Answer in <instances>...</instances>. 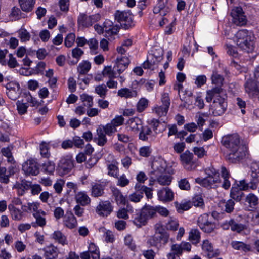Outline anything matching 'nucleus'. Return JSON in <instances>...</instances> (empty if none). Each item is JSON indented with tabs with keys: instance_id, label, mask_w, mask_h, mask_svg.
I'll return each instance as SVG.
<instances>
[{
	"instance_id": "58836bf2",
	"label": "nucleus",
	"mask_w": 259,
	"mask_h": 259,
	"mask_svg": "<svg viewBox=\"0 0 259 259\" xmlns=\"http://www.w3.org/2000/svg\"><path fill=\"white\" fill-rule=\"evenodd\" d=\"M8 209L10 212L12 218L14 220L20 221L23 217V211L15 207L12 205H8Z\"/></svg>"
},
{
	"instance_id": "1a4fd4ad",
	"label": "nucleus",
	"mask_w": 259,
	"mask_h": 259,
	"mask_svg": "<svg viewBox=\"0 0 259 259\" xmlns=\"http://www.w3.org/2000/svg\"><path fill=\"white\" fill-rule=\"evenodd\" d=\"M108 184L107 180H96L91 184V195L94 197L102 196L104 194V190Z\"/></svg>"
},
{
	"instance_id": "37998d69",
	"label": "nucleus",
	"mask_w": 259,
	"mask_h": 259,
	"mask_svg": "<svg viewBox=\"0 0 259 259\" xmlns=\"http://www.w3.org/2000/svg\"><path fill=\"white\" fill-rule=\"evenodd\" d=\"M141 211L145 214L148 220L154 218L156 215V210L155 207L150 205H145L144 206Z\"/></svg>"
},
{
	"instance_id": "cd10ccee",
	"label": "nucleus",
	"mask_w": 259,
	"mask_h": 259,
	"mask_svg": "<svg viewBox=\"0 0 259 259\" xmlns=\"http://www.w3.org/2000/svg\"><path fill=\"white\" fill-rule=\"evenodd\" d=\"M105 31L111 34H117L119 30V28L117 25H114L113 23L110 20H106L103 24Z\"/></svg>"
},
{
	"instance_id": "864d4df0",
	"label": "nucleus",
	"mask_w": 259,
	"mask_h": 259,
	"mask_svg": "<svg viewBox=\"0 0 259 259\" xmlns=\"http://www.w3.org/2000/svg\"><path fill=\"white\" fill-rule=\"evenodd\" d=\"M100 129L106 134L108 136H111L113 133L116 132V128L111 124V122L107 123L105 125L100 126L99 127Z\"/></svg>"
},
{
	"instance_id": "c9c22d12",
	"label": "nucleus",
	"mask_w": 259,
	"mask_h": 259,
	"mask_svg": "<svg viewBox=\"0 0 259 259\" xmlns=\"http://www.w3.org/2000/svg\"><path fill=\"white\" fill-rule=\"evenodd\" d=\"M75 200L77 203L85 206L90 203L91 200L88 195L83 192H78L75 195Z\"/></svg>"
},
{
	"instance_id": "bf43d9fd",
	"label": "nucleus",
	"mask_w": 259,
	"mask_h": 259,
	"mask_svg": "<svg viewBox=\"0 0 259 259\" xmlns=\"http://www.w3.org/2000/svg\"><path fill=\"white\" fill-rule=\"evenodd\" d=\"M40 153L44 158H49L50 156V153L49 152V147L45 142H42L40 145Z\"/></svg>"
},
{
	"instance_id": "e433bc0d",
	"label": "nucleus",
	"mask_w": 259,
	"mask_h": 259,
	"mask_svg": "<svg viewBox=\"0 0 259 259\" xmlns=\"http://www.w3.org/2000/svg\"><path fill=\"white\" fill-rule=\"evenodd\" d=\"M201 238L200 232L197 229H192L189 232V240L192 244L196 245L200 242Z\"/></svg>"
},
{
	"instance_id": "bb28decb",
	"label": "nucleus",
	"mask_w": 259,
	"mask_h": 259,
	"mask_svg": "<svg viewBox=\"0 0 259 259\" xmlns=\"http://www.w3.org/2000/svg\"><path fill=\"white\" fill-rule=\"evenodd\" d=\"M152 178L156 179L157 182L162 186H168L172 181V177L167 175L166 172L157 176H153Z\"/></svg>"
},
{
	"instance_id": "4c0bfd02",
	"label": "nucleus",
	"mask_w": 259,
	"mask_h": 259,
	"mask_svg": "<svg viewBox=\"0 0 259 259\" xmlns=\"http://www.w3.org/2000/svg\"><path fill=\"white\" fill-rule=\"evenodd\" d=\"M135 189L136 191H139L143 194L144 192L148 199H151L153 196L152 189L149 188L145 185H142L139 183L135 185Z\"/></svg>"
},
{
	"instance_id": "9d476101",
	"label": "nucleus",
	"mask_w": 259,
	"mask_h": 259,
	"mask_svg": "<svg viewBox=\"0 0 259 259\" xmlns=\"http://www.w3.org/2000/svg\"><path fill=\"white\" fill-rule=\"evenodd\" d=\"M74 166L73 161L69 158H62L57 167V170L60 176L69 173Z\"/></svg>"
},
{
	"instance_id": "20e7f679",
	"label": "nucleus",
	"mask_w": 259,
	"mask_h": 259,
	"mask_svg": "<svg viewBox=\"0 0 259 259\" xmlns=\"http://www.w3.org/2000/svg\"><path fill=\"white\" fill-rule=\"evenodd\" d=\"M155 229V233L148 239V243L152 246L159 248L167 243L169 236L160 224H156Z\"/></svg>"
},
{
	"instance_id": "9b49d317",
	"label": "nucleus",
	"mask_w": 259,
	"mask_h": 259,
	"mask_svg": "<svg viewBox=\"0 0 259 259\" xmlns=\"http://www.w3.org/2000/svg\"><path fill=\"white\" fill-rule=\"evenodd\" d=\"M191 245L187 242L182 241L180 244L172 243L169 253L181 256L184 251L189 252L191 250Z\"/></svg>"
},
{
	"instance_id": "dca6fc26",
	"label": "nucleus",
	"mask_w": 259,
	"mask_h": 259,
	"mask_svg": "<svg viewBox=\"0 0 259 259\" xmlns=\"http://www.w3.org/2000/svg\"><path fill=\"white\" fill-rule=\"evenodd\" d=\"M115 19L121 24H123L126 27L131 26L132 19L131 14L127 12L117 11L115 13Z\"/></svg>"
},
{
	"instance_id": "e2e57ef3",
	"label": "nucleus",
	"mask_w": 259,
	"mask_h": 259,
	"mask_svg": "<svg viewBox=\"0 0 259 259\" xmlns=\"http://www.w3.org/2000/svg\"><path fill=\"white\" fill-rule=\"evenodd\" d=\"M211 80L212 83L221 85L223 84L224 78L222 76L218 74L215 72H213L211 76Z\"/></svg>"
},
{
	"instance_id": "8fccbe9b",
	"label": "nucleus",
	"mask_w": 259,
	"mask_h": 259,
	"mask_svg": "<svg viewBox=\"0 0 259 259\" xmlns=\"http://www.w3.org/2000/svg\"><path fill=\"white\" fill-rule=\"evenodd\" d=\"M91 66V63L89 61H84L79 64L78 72L81 74H85L90 70Z\"/></svg>"
},
{
	"instance_id": "423d86ee",
	"label": "nucleus",
	"mask_w": 259,
	"mask_h": 259,
	"mask_svg": "<svg viewBox=\"0 0 259 259\" xmlns=\"http://www.w3.org/2000/svg\"><path fill=\"white\" fill-rule=\"evenodd\" d=\"M211 220V217L208 214L204 213L198 218L197 225L204 232L213 233L217 228V225L215 223L212 222Z\"/></svg>"
},
{
	"instance_id": "052dcab7",
	"label": "nucleus",
	"mask_w": 259,
	"mask_h": 259,
	"mask_svg": "<svg viewBox=\"0 0 259 259\" xmlns=\"http://www.w3.org/2000/svg\"><path fill=\"white\" fill-rule=\"evenodd\" d=\"M80 99L84 103H87V104H84V106H87L88 107H91L93 105V97L86 94H83L80 96Z\"/></svg>"
},
{
	"instance_id": "0eeeda50",
	"label": "nucleus",
	"mask_w": 259,
	"mask_h": 259,
	"mask_svg": "<svg viewBox=\"0 0 259 259\" xmlns=\"http://www.w3.org/2000/svg\"><path fill=\"white\" fill-rule=\"evenodd\" d=\"M231 15L233 23L236 25L242 26L246 24L247 19L242 7H234L231 11Z\"/></svg>"
},
{
	"instance_id": "f8f14e48",
	"label": "nucleus",
	"mask_w": 259,
	"mask_h": 259,
	"mask_svg": "<svg viewBox=\"0 0 259 259\" xmlns=\"http://www.w3.org/2000/svg\"><path fill=\"white\" fill-rule=\"evenodd\" d=\"M195 181L196 183L208 189L214 188L220 183L219 176L214 177H206L205 178H197Z\"/></svg>"
},
{
	"instance_id": "aec40b11",
	"label": "nucleus",
	"mask_w": 259,
	"mask_h": 259,
	"mask_svg": "<svg viewBox=\"0 0 259 259\" xmlns=\"http://www.w3.org/2000/svg\"><path fill=\"white\" fill-rule=\"evenodd\" d=\"M157 195L159 200L163 202L171 201L174 199V193L168 187L159 190L157 191Z\"/></svg>"
},
{
	"instance_id": "2f4dec72",
	"label": "nucleus",
	"mask_w": 259,
	"mask_h": 259,
	"mask_svg": "<svg viewBox=\"0 0 259 259\" xmlns=\"http://www.w3.org/2000/svg\"><path fill=\"white\" fill-rule=\"evenodd\" d=\"M22 11L25 12L31 11L34 7L35 0H18Z\"/></svg>"
},
{
	"instance_id": "f704fd0d",
	"label": "nucleus",
	"mask_w": 259,
	"mask_h": 259,
	"mask_svg": "<svg viewBox=\"0 0 259 259\" xmlns=\"http://www.w3.org/2000/svg\"><path fill=\"white\" fill-rule=\"evenodd\" d=\"M97 137L95 138V141L99 146H103L107 142V138L106 136V134H105L102 129L98 127L97 129Z\"/></svg>"
},
{
	"instance_id": "09e8293b",
	"label": "nucleus",
	"mask_w": 259,
	"mask_h": 259,
	"mask_svg": "<svg viewBox=\"0 0 259 259\" xmlns=\"http://www.w3.org/2000/svg\"><path fill=\"white\" fill-rule=\"evenodd\" d=\"M7 169L4 167H0V182L5 184L9 182V177L13 174L11 173V170H9V174H6Z\"/></svg>"
},
{
	"instance_id": "5fc2aeb1",
	"label": "nucleus",
	"mask_w": 259,
	"mask_h": 259,
	"mask_svg": "<svg viewBox=\"0 0 259 259\" xmlns=\"http://www.w3.org/2000/svg\"><path fill=\"white\" fill-rule=\"evenodd\" d=\"M108 89L104 84L97 85L95 88V92L101 98H105L106 96Z\"/></svg>"
},
{
	"instance_id": "338daca9",
	"label": "nucleus",
	"mask_w": 259,
	"mask_h": 259,
	"mask_svg": "<svg viewBox=\"0 0 259 259\" xmlns=\"http://www.w3.org/2000/svg\"><path fill=\"white\" fill-rule=\"evenodd\" d=\"M179 226V223L178 221L175 219L170 218L169 220L166 223V227L167 229L171 230H176L177 229Z\"/></svg>"
},
{
	"instance_id": "a18cd8bd",
	"label": "nucleus",
	"mask_w": 259,
	"mask_h": 259,
	"mask_svg": "<svg viewBox=\"0 0 259 259\" xmlns=\"http://www.w3.org/2000/svg\"><path fill=\"white\" fill-rule=\"evenodd\" d=\"M89 253L93 259H100V251L98 248L93 243H91L88 247Z\"/></svg>"
},
{
	"instance_id": "393cba45",
	"label": "nucleus",
	"mask_w": 259,
	"mask_h": 259,
	"mask_svg": "<svg viewBox=\"0 0 259 259\" xmlns=\"http://www.w3.org/2000/svg\"><path fill=\"white\" fill-rule=\"evenodd\" d=\"M244 86L245 91L249 96L255 97V95H258V89L256 83L251 79L247 80Z\"/></svg>"
},
{
	"instance_id": "3c124183",
	"label": "nucleus",
	"mask_w": 259,
	"mask_h": 259,
	"mask_svg": "<svg viewBox=\"0 0 259 259\" xmlns=\"http://www.w3.org/2000/svg\"><path fill=\"white\" fill-rule=\"evenodd\" d=\"M168 109L167 107H165L163 105L156 106L152 109L153 113H155L157 116L159 117L165 116L166 115Z\"/></svg>"
},
{
	"instance_id": "69168bd1",
	"label": "nucleus",
	"mask_w": 259,
	"mask_h": 259,
	"mask_svg": "<svg viewBox=\"0 0 259 259\" xmlns=\"http://www.w3.org/2000/svg\"><path fill=\"white\" fill-rule=\"evenodd\" d=\"M142 197L143 195L139 191H136L129 195L130 200L135 203L140 202Z\"/></svg>"
},
{
	"instance_id": "473e14b6",
	"label": "nucleus",
	"mask_w": 259,
	"mask_h": 259,
	"mask_svg": "<svg viewBox=\"0 0 259 259\" xmlns=\"http://www.w3.org/2000/svg\"><path fill=\"white\" fill-rule=\"evenodd\" d=\"M147 218L146 217L145 213L141 210L140 212L136 214L133 223L134 224L138 226L141 227L142 226L145 225L148 221Z\"/></svg>"
},
{
	"instance_id": "39448f33",
	"label": "nucleus",
	"mask_w": 259,
	"mask_h": 259,
	"mask_svg": "<svg viewBox=\"0 0 259 259\" xmlns=\"http://www.w3.org/2000/svg\"><path fill=\"white\" fill-rule=\"evenodd\" d=\"M151 52L152 53L149 54L147 60L143 64V67L144 69L154 70L155 65L163 59L164 51L161 48L153 49Z\"/></svg>"
},
{
	"instance_id": "de8ad7c7",
	"label": "nucleus",
	"mask_w": 259,
	"mask_h": 259,
	"mask_svg": "<svg viewBox=\"0 0 259 259\" xmlns=\"http://www.w3.org/2000/svg\"><path fill=\"white\" fill-rule=\"evenodd\" d=\"M231 230L232 231L236 232L237 233H241L242 231L247 229L246 225L238 223L234 221L233 219H231Z\"/></svg>"
},
{
	"instance_id": "603ef678",
	"label": "nucleus",
	"mask_w": 259,
	"mask_h": 259,
	"mask_svg": "<svg viewBox=\"0 0 259 259\" xmlns=\"http://www.w3.org/2000/svg\"><path fill=\"white\" fill-rule=\"evenodd\" d=\"M148 100L145 98H142L138 102L137 104V110L138 112H142L144 111L148 106Z\"/></svg>"
},
{
	"instance_id": "79ce46f5",
	"label": "nucleus",
	"mask_w": 259,
	"mask_h": 259,
	"mask_svg": "<svg viewBox=\"0 0 259 259\" xmlns=\"http://www.w3.org/2000/svg\"><path fill=\"white\" fill-rule=\"evenodd\" d=\"M102 73L104 76H107L110 79L115 78L117 77V68L115 66H114L113 69L111 66L105 67Z\"/></svg>"
},
{
	"instance_id": "b1692460",
	"label": "nucleus",
	"mask_w": 259,
	"mask_h": 259,
	"mask_svg": "<svg viewBox=\"0 0 259 259\" xmlns=\"http://www.w3.org/2000/svg\"><path fill=\"white\" fill-rule=\"evenodd\" d=\"M46 259H55L58 257L59 250L57 247L50 245L44 249Z\"/></svg>"
},
{
	"instance_id": "4468645a",
	"label": "nucleus",
	"mask_w": 259,
	"mask_h": 259,
	"mask_svg": "<svg viewBox=\"0 0 259 259\" xmlns=\"http://www.w3.org/2000/svg\"><path fill=\"white\" fill-rule=\"evenodd\" d=\"M111 158L112 160H106V165L108 170V175L114 178H118L119 175L118 162L113 158V156L109 155L108 158Z\"/></svg>"
},
{
	"instance_id": "f3484780",
	"label": "nucleus",
	"mask_w": 259,
	"mask_h": 259,
	"mask_svg": "<svg viewBox=\"0 0 259 259\" xmlns=\"http://www.w3.org/2000/svg\"><path fill=\"white\" fill-rule=\"evenodd\" d=\"M151 167L152 170L150 172L153 176H157L166 172L167 164L164 160L158 159L152 162Z\"/></svg>"
},
{
	"instance_id": "680f3d73",
	"label": "nucleus",
	"mask_w": 259,
	"mask_h": 259,
	"mask_svg": "<svg viewBox=\"0 0 259 259\" xmlns=\"http://www.w3.org/2000/svg\"><path fill=\"white\" fill-rule=\"evenodd\" d=\"M176 207L178 212L179 213H182L184 211H186L189 210L190 207V204L189 203H179L178 202L175 203Z\"/></svg>"
},
{
	"instance_id": "412c9836",
	"label": "nucleus",
	"mask_w": 259,
	"mask_h": 259,
	"mask_svg": "<svg viewBox=\"0 0 259 259\" xmlns=\"http://www.w3.org/2000/svg\"><path fill=\"white\" fill-rule=\"evenodd\" d=\"M127 128L134 133H138L142 128V121L138 117H133L127 121Z\"/></svg>"
},
{
	"instance_id": "4be33fe9",
	"label": "nucleus",
	"mask_w": 259,
	"mask_h": 259,
	"mask_svg": "<svg viewBox=\"0 0 259 259\" xmlns=\"http://www.w3.org/2000/svg\"><path fill=\"white\" fill-rule=\"evenodd\" d=\"M155 138V136L152 134V130L149 127L142 126L140 129L139 138L141 140L152 141L154 140Z\"/></svg>"
},
{
	"instance_id": "ea45409f",
	"label": "nucleus",
	"mask_w": 259,
	"mask_h": 259,
	"mask_svg": "<svg viewBox=\"0 0 259 259\" xmlns=\"http://www.w3.org/2000/svg\"><path fill=\"white\" fill-rule=\"evenodd\" d=\"M243 195L244 193L242 191L239 190L237 187L234 185L233 186L230 193V197L232 198L231 199H233L237 202H239L241 201Z\"/></svg>"
},
{
	"instance_id": "7ed1b4c3",
	"label": "nucleus",
	"mask_w": 259,
	"mask_h": 259,
	"mask_svg": "<svg viewBox=\"0 0 259 259\" xmlns=\"http://www.w3.org/2000/svg\"><path fill=\"white\" fill-rule=\"evenodd\" d=\"M235 41L241 50L245 52H252L254 49V35L246 29L239 30L235 34Z\"/></svg>"
},
{
	"instance_id": "2eb2a0df",
	"label": "nucleus",
	"mask_w": 259,
	"mask_h": 259,
	"mask_svg": "<svg viewBox=\"0 0 259 259\" xmlns=\"http://www.w3.org/2000/svg\"><path fill=\"white\" fill-rule=\"evenodd\" d=\"M201 247L203 253L209 258L215 257L219 255V250L214 249L213 244L208 240H203Z\"/></svg>"
},
{
	"instance_id": "7c9ffc66",
	"label": "nucleus",
	"mask_w": 259,
	"mask_h": 259,
	"mask_svg": "<svg viewBox=\"0 0 259 259\" xmlns=\"http://www.w3.org/2000/svg\"><path fill=\"white\" fill-rule=\"evenodd\" d=\"M118 96L125 98H131L136 97L137 96V92L136 90L128 88H122L117 92Z\"/></svg>"
},
{
	"instance_id": "13d9d810",
	"label": "nucleus",
	"mask_w": 259,
	"mask_h": 259,
	"mask_svg": "<svg viewBox=\"0 0 259 259\" xmlns=\"http://www.w3.org/2000/svg\"><path fill=\"white\" fill-rule=\"evenodd\" d=\"M16 106L19 114L23 115L27 112L28 106L26 103L18 100L16 102Z\"/></svg>"
},
{
	"instance_id": "774afa93",
	"label": "nucleus",
	"mask_w": 259,
	"mask_h": 259,
	"mask_svg": "<svg viewBox=\"0 0 259 259\" xmlns=\"http://www.w3.org/2000/svg\"><path fill=\"white\" fill-rule=\"evenodd\" d=\"M179 187L181 190H188L190 189V185L189 181L186 178L181 179L178 182Z\"/></svg>"
},
{
	"instance_id": "a19ab883",
	"label": "nucleus",
	"mask_w": 259,
	"mask_h": 259,
	"mask_svg": "<svg viewBox=\"0 0 259 259\" xmlns=\"http://www.w3.org/2000/svg\"><path fill=\"white\" fill-rule=\"evenodd\" d=\"M77 21L78 25L83 27H89L92 26L89 16L85 14H80L78 17Z\"/></svg>"
},
{
	"instance_id": "c85d7f7f",
	"label": "nucleus",
	"mask_w": 259,
	"mask_h": 259,
	"mask_svg": "<svg viewBox=\"0 0 259 259\" xmlns=\"http://www.w3.org/2000/svg\"><path fill=\"white\" fill-rule=\"evenodd\" d=\"M113 196L117 204L125 205L127 202L126 198L122 194L121 192L116 188L112 189Z\"/></svg>"
},
{
	"instance_id": "c03bdc74",
	"label": "nucleus",
	"mask_w": 259,
	"mask_h": 259,
	"mask_svg": "<svg viewBox=\"0 0 259 259\" xmlns=\"http://www.w3.org/2000/svg\"><path fill=\"white\" fill-rule=\"evenodd\" d=\"M38 208V204L37 203H27L25 204L22 205L21 209L23 212H36Z\"/></svg>"
},
{
	"instance_id": "49530a36",
	"label": "nucleus",
	"mask_w": 259,
	"mask_h": 259,
	"mask_svg": "<svg viewBox=\"0 0 259 259\" xmlns=\"http://www.w3.org/2000/svg\"><path fill=\"white\" fill-rule=\"evenodd\" d=\"M42 170L47 174H52L55 168V163L51 161H47L41 165Z\"/></svg>"
},
{
	"instance_id": "0e129e2a",
	"label": "nucleus",
	"mask_w": 259,
	"mask_h": 259,
	"mask_svg": "<svg viewBox=\"0 0 259 259\" xmlns=\"http://www.w3.org/2000/svg\"><path fill=\"white\" fill-rule=\"evenodd\" d=\"M117 179V185L121 187H124L126 186L129 184L130 181L129 180L126 178L125 174H122L120 177H118Z\"/></svg>"
},
{
	"instance_id": "ddd939ff",
	"label": "nucleus",
	"mask_w": 259,
	"mask_h": 259,
	"mask_svg": "<svg viewBox=\"0 0 259 259\" xmlns=\"http://www.w3.org/2000/svg\"><path fill=\"white\" fill-rule=\"evenodd\" d=\"M181 160L184 168L187 170H192L196 167L193 160V154L189 151H186L180 156Z\"/></svg>"
},
{
	"instance_id": "f257e3e1",
	"label": "nucleus",
	"mask_w": 259,
	"mask_h": 259,
	"mask_svg": "<svg viewBox=\"0 0 259 259\" xmlns=\"http://www.w3.org/2000/svg\"><path fill=\"white\" fill-rule=\"evenodd\" d=\"M221 143L227 149L226 158L229 162L236 163L245 157L247 148L241 144L238 134L235 133L224 136Z\"/></svg>"
},
{
	"instance_id": "72a5a7b5",
	"label": "nucleus",
	"mask_w": 259,
	"mask_h": 259,
	"mask_svg": "<svg viewBox=\"0 0 259 259\" xmlns=\"http://www.w3.org/2000/svg\"><path fill=\"white\" fill-rule=\"evenodd\" d=\"M231 246L234 249L245 252H249L251 250L250 245L245 244L240 241H233L231 242Z\"/></svg>"
},
{
	"instance_id": "c756f323",
	"label": "nucleus",
	"mask_w": 259,
	"mask_h": 259,
	"mask_svg": "<svg viewBox=\"0 0 259 259\" xmlns=\"http://www.w3.org/2000/svg\"><path fill=\"white\" fill-rule=\"evenodd\" d=\"M51 237L56 242L58 243L65 245L68 244L66 236L63 234L60 231H55L51 235Z\"/></svg>"
},
{
	"instance_id": "a211bd4d",
	"label": "nucleus",
	"mask_w": 259,
	"mask_h": 259,
	"mask_svg": "<svg viewBox=\"0 0 259 259\" xmlns=\"http://www.w3.org/2000/svg\"><path fill=\"white\" fill-rule=\"evenodd\" d=\"M96 210L99 215L107 216L113 211V207L109 201H102L100 202Z\"/></svg>"
},
{
	"instance_id": "6e6552de",
	"label": "nucleus",
	"mask_w": 259,
	"mask_h": 259,
	"mask_svg": "<svg viewBox=\"0 0 259 259\" xmlns=\"http://www.w3.org/2000/svg\"><path fill=\"white\" fill-rule=\"evenodd\" d=\"M22 170L27 176H37L39 173V165L36 160L30 158L22 164Z\"/></svg>"
},
{
	"instance_id": "4d7b16f0",
	"label": "nucleus",
	"mask_w": 259,
	"mask_h": 259,
	"mask_svg": "<svg viewBox=\"0 0 259 259\" xmlns=\"http://www.w3.org/2000/svg\"><path fill=\"white\" fill-rule=\"evenodd\" d=\"M33 216L36 219V222L32 223L33 227H36L37 225V226L42 227L46 225V221L44 217L39 216L38 214H33Z\"/></svg>"
},
{
	"instance_id": "a878e982",
	"label": "nucleus",
	"mask_w": 259,
	"mask_h": 259,
	"mask_svg": "<svg viewBox=\"0 0 259 259\" xmlns=\"http://www.w3.org/2000/svg\"><path fill=\"white\" fill-rule=\"evenodd\" d=\"M130 60L127 57H122L116 59V65L117 73L120 74L130 64Z\"/></svg>"
},
{
	"instance_id": "f03ea898",
	"label": "nucleus",
	"mask_w": 259,
	"mask_h": 259,
	"mask_svg": "<svg viewBox=\"0 0 259 259\" xmlns=\"http://www.w3.org/2000/svg\"><path fill=\"white\" fill-rule=\"evenodd\" d=\"M227 96L222 88L215 87L207 92L205 99L207 102L213 101L210 106L212 114L214 116H221L227 108Z\"/></svg>"
},
{
	"instance_id": "5701e85b",
	"label": "nucleus",
	"mask_w": 259,
	"mask_h": 259,
	"mask_svg": "<svg viewBox=\"0 0 259 259\" xmlns=\"http://www.w3.org/2000/svg\"><path fill=\"white\" fill-rule=\"evenodd\" d=\"M63 225L70 229H73L77 226V220L72 213H67L64 217Z\"/></svg>"
},
{
	"instance_id": "6e6d98bb",
	"label": "nucleus",
	"mask_w": 259,
	"mask_h": 259,
	"mask_svg": "<svg viewBox=\"0 0 259 259\" xmlns=\"http://www.w3.org/2000/svg\"><path fill=\"white\" fill-rule=\"evenodd\" d=\"M18 36L22 42L28 41L30 38V33L24 28H21L18 31Z\"/></svg>"
},
{
	"instance_id": "6ab92c4d",
	"label": "nucleus",
	"mask_w": 259,
	"mask_h": 259,
	"mask_svg": "<svg viewBox=\"0 0 259 259\" xmlns=\"http://www.w3.org/2000/svg\"><path fill=\"white\" fill-rule=\"evenodd\" d=\"M259 204L258 197L253 193H249L245 198V204L249 211H252Z\"/></svg>"
}]
</instances>
